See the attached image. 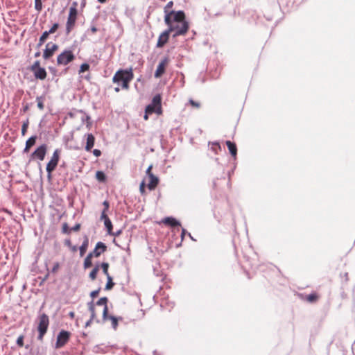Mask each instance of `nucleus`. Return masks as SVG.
Wrapping results in <instances>:
<instances>
[{
  "mask_svg": "<svg viewBox=\"0 0 355 355\" xmlns=\"http://www.w3.org/2000/svg\"><path fill=\"white\" fill-rule=\"evenodd\" d=\"M169 15L164 17V22L168 26V31L173 34V37L184 35L188 32L189 26L185 20V14L180 10L175 13L174 17L170 18Z\"/></svg>",
  "mask_w": 355,
  "mask_h": 355,
  "instance_id": "obj_1",
  "label": "nucleus"
},
{
  "mask_svg": "<svg viewBox=\"0 0 355 355\" xmlns=\"http://www.w3.org/2000/svg\"><path fill=\"white\" fill-rule=\"evenodd\" d=\"M133 78L132 68L118 70L112 78V82L118 85L114 89L115 92H119L121 89L128 90L130 87L129 84Z\"/></svg>",
  "mask_w": 355,
  "mask_h": 355,
  "instance_id": "obj_2",
  "label": "nucleus"
},
{
  "mask_svg": "<svg viewBox=\"0 0 355 355\" xmlns=\"http://www.w3.org/2000/svg\"><path fill=\"white\" fill-rule=\"evenodd\" d=\"M77 6V2H73L71 6L69 8V15L66 24V31L67 33H69L75 26L78 17Z\"/></svg>",
  "mask_w": 355,
  "mask_h": 355,
  "instance_id": "obj_3",
  "label": "nucleus"
},
{
  "mask_svg": "<svg viewBox=\"0 0 355 355\" xmlns=\"http://www.w3.org/2000/svg\"><path fill=\"white\" fill-rule=\"evenodd\" d=\"M49 324V316L46 313H42L38 317V322H37V331L39 332V335L37 336V339L40 340H43V337L47 331L48 327Z\"/></svg>",
  "mask_w": 355,
  "mask_h": 355,
  "instance_id": "obj_4",
  "label": "nucleus"
},
{
  "mask_svg": "<svg viewBox=\"0 0 355 355\" xmlns=\"http://www.w3.org/2000/svg\"><path fill=\"white\" fill-rule=\"evenodd\" d=\"M146 112L147 114H151L156 113L158 115L162 114V98L160 95H156L153 97L151 104L148 105L146 107Z\"/></svg>",
  "mask_w": 355,
  "mask_h": 355,
  "instance_id": "obj_5",
  "label": "nucleus"
},
{
  "mask_svg": "<svg viewBox=\"0 0 355 355\" xmlns=\"http://www.w3.org/2000/svg\"><path fill=\"white\" fill-rule=\"evenodd\" d=\"M75 59V55L71 50H65L57 58L58 65H67Z\"/></svg>",
  "mask_w": 355,
  "mask_h": 355,
  "instance_id": "obj_6",
  "label": "nucleus"
},
{
  "mask_svg": "<svg viewBox=\"0 0 355 355\" xmlns=\"http://www.w3.org/2000/svg\"><path fill=\"white\" fill-rule=\"evenodd\" d=\"M153 165H150L146 170V175L149 178V182L147 187L149 190L153 191L157 187L159 180L152 173Z\"/></svg>",
  "mask_w": 355,
  "mask_h": 355,
  "instance_id": "obj_7",
  "label": "nucleus"
},
{
  "mask_svg": "<svg viewBox=\"0 0 355 355\" xmlns=\"http://www.w3.org/2000/svg\"><path fill=\"white\" fill-rule=\"evenodd\" d=\"M71 334L70 332L64 330H62L57 336V340L55 343V348L60 349L64 347L69 340Z\"/></svg>",
  "mask_w": 355,
  "mask_h": 355,
  "instance_id": "obj_8",
  "label": "nucleus"
},
{
  "mask_svg": "<svg viewBox=\"0 0 355 355\" xmlns=\"http://www.w3.org/2000/svg\"><path fill=\"white\" fill-rule=\"evenodd\" d=\"M169 63V58L168 57L164 58L159 63L157 69L155 72V78H159L165 73L166 69Z\"/></svg>",
  "mask_w": 355,
  "mask_h": 355,
  "instance_id": "obj_9",
  "label": "nucleus"
},
{
  "mask_svg": "<svg viewBox=\"0 0 355 355\" xmlns=\"http://www.w3.org/2000/svg\"><path fill=\"white\" fill-rule=\"evenodd\" d=\"M47 151V146L46 144H42L37 147L35 150L31 154L33 159H37L40 161L44 160Z\"/></svg>",
  "mask_w": 355,
  "mask_h": 355,
  "instance_id": "obj_10",
  "label": "nucleus"
},
{
  "mask_svg": "<svg viewBox=\"0 0 355 355\" xmlns=\"http://www.w3.org/2000/svg\"><path fill=\"white\" fill-rule=\"evenodd\" d=\"M58 49V46L56 44L48 43L46 45V49L43 53V58L45 60L49 59L51 58L54 53Z\"/></svg>",
  "mask_w": 355,
  "mask_h": 355,
  "instance_id": "obj_11",
  "label": "nucleus"
},
{
  "mask_svg": "<svg viewBox=\"0 0 355 355\" xmlns=\"http://www.w3.org/2000/svg\"><path fill=\"white\" fill-rule=\"evenodd\" d=\"M170 34L171 33L168 29L162 32L158 37L156 46L157 48H162L168 42Z\"/></svg>",
  "mask_w": 355,
  "mask_h": 355,
  "instance_id": "obj_12",
  "label": "nucleus"
},
{
  "mask_svg": "<svg viewBox=\"0 0 355 355\" xmlns=\"http://www.w3.org/2000/svg\"><path fill=\"white\" fill-rule=\"evenodd\" d=\"M107 246L103 242H98L96 245L94 250L89 254H93V256L98 257L101 254L105 252Z\"/></svg>",
  "mask_w": 355,
  "mask_h": 355,
  "instance_id": "obj_13",
  "label": "nucleus"
},
{
  "mask_svg": "<svg viewBox=\"0 0 355 355\" xmlns=\"http://www.w3.org/2000/svg\"><path fill=\"white\" fill-rule=\"evenodd\" d=\"M320 297V295L316 293L313 292L305 296L302 295V299L304 301H306L309 303H315L317 302Z\"/></svg>",
  "mask_w": 355,
  "mask_h": 355,
  "instance_id": "obj_14",
  "label": "nucleus"
},
{
  "mask_svg": "<svg viewBox=\"0 0 355 355\" xmlns=\"http://www.w3.org/2000/svg\"><path fill=\"white\" fill-rule=\"evenodd\" d=\"M107 298L106 297L100 298L96 302L97 305H99V306L103 305L104 306V309H103V318L104 320H107V313H108V307L107 305Z\"/></svg>",
  "mask_w": 355,
  "mask_h": 355,
  "instance_id": "obj_15",
  "label": "nucleus"
},
{
  "mask_svg": "<svg viewBox=\"0 0 355 355\" xmlns=\"http://www.w3.org/2000/svg\"><path fill=\"white\" fill-rule=\"evenodd\" d=\"M101 220L104 221V225H105L109 234H112V235H114V236H118L120 234L121 231L117 232L116 234L112 233L113 227H112V222L110 220L109 217L103 218H101Z\"/></svg>",
  "mask_w": 355,
  "mask_h": 355,
  "instance_id": "obj_16",
  "label": "nucleus"
},
{
  "mask_svg": "<svg viewBox=\"0 0 355 355\" xmlns=\"http://www.w3.org/2000/svg\"><path fill=\"white\" fill-rule=\"evenodd\" d=\"M37 79L44 80L46 77V71L44 68H39L33 71Z\"/></svg>",
  "mask_w": 355,
  "mask_h": 355,
  "instance_id": "obj_17",
  "label": "nucleus"
},
{
  "mask_svg": "<svg viewBox=\"0 0 355 355\" xmlns=\"http://www.w3.org/2000/svg\"><path fill=\"white\" fill-rule=\"evenodd\" d=\"M95 142V137L92 134H88L87 135V142L85 146V150L87 151H90L91 149L94 147Z\"/></svg>",
  "mask_w": 355,
  "mask_h": 355,
  "instance_id": "obj_18",
  "label": "nucleus"
},
{
  "mask_svg": "<svg viewBox=\"0 0 355 355\" xmlns=\"http://www.w3.org/2000/svg\"><path fill=\"white\" fill-rule=\"evenodd\" d=\"M162 223L171 227L180 226V223L174 218L166 217L163 219Z\"/></svg>",
  "mask_w": 355,
  "mask_h": 355,
  "instance_id": "obj_19",
  "label": "nucleus"
},
{
  "mask_svg": "<svg viewBox=\"0 0 355 355\" xmlns=\"http://www.w3.org/2000/svg\"><path fill=\"white\" fill-rule=\"evenodd\" d=\"M57 166H58V164L55 163V162H53L51 159L47 163L46 170V172L48 173V178H51V173L55 169Z\"/></svg>",
  "mask_w": 355,
  "mask_h": 355,
  "instance_id": "obj_20",
  "label": "nucleus"
},
{
  "mask_svg": "<svg viewBox=\"0 0 355 355\" xmlns=\"http://www.w3.org/2000/svg\"><path fill=\"white\" fill-rule=\"evenodd\" d=\"M226 145L232 156L236 157L237 155V148L236 144L230 141H227Z\"/></svg>",
  "mask_w": 355,
  "mask_h": 355,
  "instance_id": "obj_21",
  "label": "nucleus"
},
{
  "mask_svg": "<svg viewBox=\"0 0 355 355\" xmlns=\"http://www.w3.org/2000/svg\"><path fill=\"white\" fill-rule=\"evenodd\" d=\"M37 137L36 136H32L26 142V147L24 150L25 153H28L30 150V148L35 145L36 142Z\"/></svg>",
  "mask_w": 355,
  "mask_h": 355,
  "instance_id": "obj_22",
  "label": "nucleus"
},
{
  "mask_svg": "<svg viewBox=\"0 0 355 355\" xmlns=\"http://www.w3.org/2000/svg\"><path fill=\"white\" fill-rule=\"evenodd\" d=\"M173 5V1H169L166 5V6L164 7L165 16H166L167 15H169V14H170V15H169L170 18L174 17V16H175V13H177V12L169 11V9L172 8Z\"/></svg>",
  "mask_w": 355,
  "mask_h": 355,
  "instance_id": "obj_23",
  "label": "nucleus"
},
{
  "mask_svg": "<svg viewBox=\"0 0 355 355\" xmlns=\"http://www.w3.org/2000/svg\"><path fill=\"white\" fill-rule=\"evenodd\" d=\"M88 245H89V239L87 236H85L82 245L80 247V255L81 257H83L85 254V252L88 248Z\"/></svg>",
  "mask_w": 355,
  "mask_h": 355,
  "instance_id": "obj_24",
  "label": "nucleus"
},
{
  "mask_svg": "<svg viewBox=\"0 0 355 355\" xmlns=\"http://www.w3.org/2000/svg\"><path fill=\"white\" fill-rule=\"evenodd\" d=\"M60 153H61L60 149H58V148L55 149L52 155L51 160H52L53 162H55V163L58 164L59 160H60Z\"/></svg>",
  "mask_w": 355,
  "mask_h": 355,
  "instance_id": "obj_25",
  "label": "nucleus"
},
{
  "mask_svg": "<svg viewBox=\"0 0 355 355\" xmlns=\"http://www.w3.org/2000/svg\"><path fill=\"white\" fill-rule=\"evenodd\" d=\"M93 254H88L84 261V268H88L92 266V259L93 257Z\"/></svg>",
  "mask_w": 355,
  "mask_h": 355,
  "instance_id": "obj_26",
  "label": "nucleus"
},
{
  "mask_svg": "<svg viewBox=\"0 0 355 355\" xmlns=\"http://www.w3.org/2000/svg\"><path fill=\"white\" fill-rule=\"evenodd\" d=\"M87 306H88L89 310L91 313L90 318H92V320H95L96 318V311H95L94 304H93L92 302H91L87 304Z\"/></svg>",
  "mask_w": 355,
  "mask_h": 355,
  "instance_id": "obj_27",
  "label": "nucleus"
},
{
  "mask_svg": "<svg viewBox=\"0 0 355 355\" xmlns=\"http://www.w3.org/2000/svg\"><path fill=\"white\" fill-rule=\"evenodd\" d=\"M50 34L51 33H49V31H44L40 37L38 46H42L43 43L46 40Z\"/></svg>",
  "mask_w": 355,
  "mask_h": 355,
  "instance_id": "obj_28",
  "label": "nucleus"
},
{
  "mask_svg": "<svg viewBox=\"0 0 355 355\" xmlns=\"http://www.w3.org/2000/svg\"><path fill=\"white\" fill-rule=\"evenodd\" d=\"M96 179L101 182H104L106 180V176L103 171H98L96 173Z\"/></svg>",
  "mask_w": 355,
  "mask_h": 355,
  "instance_id": "obj_29",
  "label": "nucleus"
},
{
  "mask_svg": "<svg viewBox=\"0 0 355 355\" xmlns=\"http://www.w3.org/2000/svg\"><path fill=\"white\" fill-rule=\"evenodd\" d=\"M99 270V266L96 265L89 273V277L92 280H94L96 278L97 273Z\"/></svg>",
  "mask_w": 355,
  "mask_h": 355,
  "instance_id": "obj_30",
  "label": "nucleus"
},
{
  "mask_svg": "<svg viewBox=\"0 0 355 355\" xmlns=\"http://www.w3.org/2000/svg\"><path fill=\"white\" fill-rule=\"evenodd\" d=\"M101 267L103 270V273L106 275V277L110 276V275L108 272V268H109L108 263H105V262L102 263L101 265Z\"/></svg>",
  "mask_w": 355,
  "mask_h": 355,
  "instance_id": "obj_31",
  "label": "nucleus"
},
{
  "mask_svg": "<svg viewBox=\"0 0 355 355\" xmlns=\"http://www.w3.org/2000/svg\"><path fill=\"white\" fill-rule=\"evenodd\" d=\"M111 320V322H112V325L114 329H116L117 326H118V320H117V318H115L114 316H112V315H107V320Z\"/></svg>",
  "mask_w": 355,
  "mask_h": 355,
  "instance_id": "obj_32",
  "label": "nucleus"
},
{
  "mask_svg": "<svg viewBox=\"0 0 355 355\" xmlns=\"http://www.w3.org/2000/svg\"><path fill=\"white\" fill-rule=\"evenodd\" d=\"M107 282L106 286H105V289L106 290H110V289H112L113 288L114 284L112 282V278L111 276L107 277Z\"/></svg>",
  "mask_w": 355,
  "mask_h": 355,
  "instance_id": "obj_33",
  "label": "nucleus"
},
{
  "mask_svg": "<svg viewBox=\"0 0 355 355\" xmlns=\"http://www.w3.org/2000/svg\"><path fill=\"white\" fill-rule=\"evenodd\" d=\"M29 125V121L27 119L26 121L23 123L22 127H21V135L22 136H24L26 134L27 129Z\"/></svg>",
  "mask_w": 355,
  "mask_h": 355,
  "instance_id": "obj_34",
  "label": "nucleus"
},
{
  "mask_svg": "<svg viewBox=\"0 0 355 355\" xmlns=\"http://www.w3.org/2000/svg\"><path fill=\"white\" fill-rule=\"evenodd\" d=\"M35 8L38 12H40L42 9V4L41 0H35Z\"/></svg>",
  "mask_w": 355,
  "mask_h": 355,
  "instance_id": "obj_35",
  "label": "nucleus"
},
{
  "mask_svg": "<svg viewBox=\"0 0 355 355\" xmlns=\"http://www.w3.org/2000/svg\"><path fill=\"white\" fill-rule=\"evenodd\" d=\"M89 69V65L87 63H83L80 65L79 73H83L86 71H88Z\"/></svg>",
  "mask_w": 355,
  "mask_h": 355,
  "instance_id": "obj_36",
  "label": "nucleus"
},
{
  "mask_svg": "<svg viewBox=\"0 0 355 355\" xmlns=\"http://www.w3.org/2000/svg\"><path fill=\"white\" fill-rule=\"evenodd\" d=\"M36 101L37 102V107L40 110H42L44 107L43 100L42 97H37Z\"/></svg>",
  "mask_w": 355,
  "mask_h": 355,
  "instance_id": "obj_37",
  "label": "nucleus"
},
{
  "mask_svg": "<svg viewBox=\"0 0 355 355\" xmlns=\"http://www.w3.org/2000/svg\"><path fill=\"white\" fill-rule=\"evenodd\" d=\"M146 183H145V181L143 180L141 184H140V186H139V191L141 193V195H145L146 194Z\"/></svg>",
  "mask_w": 355,
  "mask_h": 355,
  "instance_id": "obj_38",
  "label": "nucleus"
},
{
  "mask_svg": "<svg viewBox=\"0 0 355 355\" xmlns=\"http://www.w3.org/2000/svg\"><path fill=\"white\" fill-rule=\"evenodd\" d=\"M62 231L64 234H70L71 231V229H69L67 223H64L62 225Z\"/></svg>",
  "mask_w": 355,
  "mask_h": 355,
  "instance_id": "obj_39",
  "label": "nucleus"
},
{
  "mask_svg": "<svg viewBox=\"0 0 355 355\" xmlns=\"http://www.w3.org/2000/svg\"><path fill=\"white\" fill-rule=\"evenodd\" d=\"M59 27V24L58 23H55L54 24L51 28L49 29V33H50L51 34H53L54 33L58 28Z\"/></svg>",
  "mask_w": 355,
  "mask_h": 355,
  "instance_id": "obj_40",
  "label": "nucleus"
},
{
  "mask_svg": "<svg viewBox=\"0 0 355 355\" xmlns=\"http://www.w3.org/2000/svg\"><path fill=\"white\" fill-rule=\"evenodd\" d=\"M41 68L40 61L37 60L34 62V64L31 66V70L32 71H35L37 69Z\"/></svg>",
  "mask_w": 355,
  "mask_h": 355,
  "instance_id": "obj_41",
  "label": "nucleus"
},
{
  "mask_svg": "<svg viewBox=\"0 0 355 355\" xmlns=\"http://www.w3.org/2000/svg\"><path fill=\"white\" fill-rule=\"evenodd\" d=\"M189 103L192 107L195 108H199L200 107V103L193 101V99L189 100Z\"/></svg>",
  "mask_w": 355,
  "mask_h": 355,
  "instance_id": "obj_42",
  "label": "nucleus"
},
{
  "mask_svg": "<svg viewBox=\"0 0 355 355\" xmlns=\"http://www.w3.org/2000/svg\"><path fill=\"white\" fill-rule=\"evenodd\" d=\"M211 149L215 152V153H217V150H220V146L219 145L218 143L217 142H214V143H212L211 144Z\"/></svg>",
  "mask_w": 355,
  "mask_h": 355,
  "instance_id": "obj_43",
  "label": "nucleus"
},
{
  "mask_svg": "<svg viewBox=\"0 0 355 355\" xmlns=\"http://www.w3.org/2000/svg\"><path fill=\"white\" fill-rule=\"evenodd\" d=\"M17 344L19 347H23L24 346V336H20L18 337L17 340Z\"/></svg>",
  "mask_w": 355,
  "mask_h": 355,
  "instance_id": "obj_44",
  "label": "nucleus"
},
{
  "mask_svg": "<svg viewBox=\"0 0 355 355\" xmlns=\"http://www.w3.org/2000/svg\"><path fill=\"white\" fill-rule=\"evenodd\" d=\"M99 291H100V289L92 291L91 293H90V296L92 298H94V297H97L98 293H99Z\"/></svg>",
  "mask_w": 355,
  "mask_h": 355,
  "instance_id": "obj_45",
  "label": "nucleus"
},
{
  "mask_svg": "<svg viewBox=\"0 0 355 355\" xmlns=\"http://www.w3.org/2000/svg\"><path fill=\"white\" fill-rule=\"evenodd\" d=\"M80 229V223H77L76 225H75L72 228H71V231H74V232H78L79 231Z\"/></svg>",
  "mask_w": 355,
  "mask_h": 355,
  "instance_id": "obj_46",
  "label": "nucleus"
},
{
  "mask_svg": "<svg viewBox=\"0 0 355 355\" xmlns=\"http://www.w3.org/2000/svg\"><path fill=\"white\" fill-rule=\"evenodd\" d=\"M93 154L96 157H99L101 155V151L100 150H98V149H94L93 150Z\"/></svg>",
  "mask_w": 355,
  "mask_h": 355,
  "instance_id": "obj_47",
  "label": "nucleus"
},
{
  "mask_svg": "<svg viewBox=\"0 0 355 355\" xmlns=\"http://www.w3.org/2000/svg\"><path fill=\"white\" fill-rule=\"evenodd\" d=\"M107 211H108V209H105V208L104 207V209H103V210L102 211V213H101V218L108 217L107 215Z\"/></svg>",
  "mask_w": 355,
  "mask_h": 355,
  "instance_id": "obj_48",
  "label": "nucleus"
},
{
  "mask_svg": "<svg viewBox=\"0 0 355 355\" xmlns=\"http://www.w3.org/2000/svg\"><path fill=\"white\" fill-rule=\"evenodd\" d=\"M60 267V265L58 263H55L53 267L52 272H56Z\"/></svg>",
  "mask_w": 355,
  "mask_h": 355,
  "instance_id": "obj_49",
  "label": "nucleus"
},
{
  "mask_svg": "<svg viewBox=\"0 0 355 355\" xmlns=\"http://www.w3.org/2000/svg\"><path fill=\"white\" fill-rule=\"evenodd\" d=\"M103 205L104 206L105 209H109V208H110V203H109V202L107 200H105L103 202Z\"/></svg>",
  "mask_w": 355,
  "mask_h": 355,
  "instance_id": "obj_50",
  "label": "nucleus"
},
{
  "mask_svg": "<svg viewBox=\"0 0 355 355\" xmlns=\"http://www.w3.org/2000/svg\"><path fill=\"white\" fill-rule=\"evenodd\" d=\"M94 320H92V318H90V319L86 322L85 324V327H89L90 326V324L92 323V322L94 321Z\"/></svg>",
  "mask_w": 355,
  "mask_h": 355,
  "instance_id": "obj_51",
  "label": "nucleus"
},
{
  "mask_svg": "<svg viewBox=\"0 0 355 355\" xmlns=\"http://www.w3.org/2000/svg\"><path fill=\"white\" fill-rule=\"evenodd\" d=\"M92 33H95L97 31V28L95 26L91 28Z\"/></svg>",
  "mask_w": 355,
  "mask_h": 355,
  "instance_id": "obj_52",
  "label": "nucleus"
},
{
  "mask_svg": "<svg viewBox=\"0 0 355 355\" xmlns=\"http://www.w3.org/2000/svg\"><path fill=\"white\" fill-rule=\"evenodd\" d=\"M148 115L149 114H147L146 112H145V114L144 116V120L147 121L148 119Z\"/></svg>",
  "mask_w": 355,
  "mask_h": 355,
  "instance_id": "obj_53",
  "label": "nucleus"
},
{
  "mask_svg": "<svg viewBox=\"0 0 355 355\" xmlns=\"http://www.w3.org/2000/svg\"><path fill=\"white\" fill-rule=\"evenodd\" d=\"M65 244L68 246H70L71 245V241L70 240H67L65 241Z\"/></svg>",
  "mask_w": 355,
  "mask_h": 355,
  "instance_id": "obj_54",
  "label": "nucleus"
},
{
  "mask_svg": "<svg viewBox=\"0 0 355 355\" xmlns=\"http://www.w3.org/2000/svg\"><path fill=\"white\" fill-rule=\"evenodd\" d=\"M69 315L71 318H73L74 315H75V313L73 312H70Z\"/></svg>",
  "mask_w": 355,
  "mask_h": 355,
  "instance_id": "obj_55",
  "label": "nucleus"
},
{
  "mask_svg": "<svg viewBox=\"0 0 355 355\" xmlns=\"http://www.w3.org/2000/svg\"><path fill=\"white\" fill-rule=\"evenodd\" d=\"M72 250H73V252H76V251L77 250L76 247V246H73V247L72 248Z\"/></svg>",
  "mask_w": 355,
  "mask_h": 355,
  "instance_id": "obj_56",
  "label": "nucleus"
},
{
  "mask_svg": "<svg viewBox=\"0 0 355 355\" xmlns=\"http://www.w3.org/2000/svg\"><path fill=\"white\" fill-rule=\"evenodd\" d=\"M100 3H105L106 0H98Z\"/></svg>",
  "mask_w": 355,
  "mask_h": 355,
  "instance_id": "obj_57",
  "label": "nucleus"
},
{
  "mask_svg": "<svg viewBox=\"0 0 355 355\" xmlns=\"http://www.w3.org/2000/svg\"><path fill=\"white\" fill-rule=\"evenodd\" d=\"M39 55H40V53H39V52L35 53V56H36V57H37V56H39Z\"/></svg>",
  "mask_w": 355,
  "mask_h": 355,
  "instance_id": "obj_58",
  "label": "nucleus"
},
{
  "mask_svg": "<svg viewBox=\"0 0 355 355\" xmlns=\"http://www.w3.org/2000/svg\"><path fill=\"white\" fill-rule=\"evenodd\" d=\"M28 110V107L26 106L25 108H24V111L27 110Z\"/></svg>",
  "mask_w": 355,
  "mask_h": 355,
  "instance_id": "obj_59",
  "label": "nucleus"
}]
</instances>
